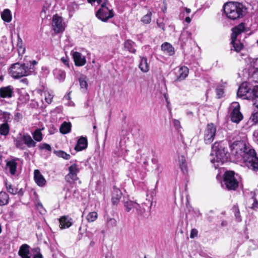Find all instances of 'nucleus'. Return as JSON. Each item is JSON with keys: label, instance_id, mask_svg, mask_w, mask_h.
<instances>
[{"label": "nucleus", "instance_id": "nucleus-1", "mask_svg": "<svg viewBox=\"0 0 258 258\" xmlns=\"http://www.w3.org/2000/svg\"><path fill=\"white\" fill-rule=\"evenodd\" d=\"M232 155L237 159H242L243 162L256 155V151L249 144L244 141L239 140L233 142L230 145Z\"/></svg>", "mask_w": 258, "mask_h": 258}, {"label": "nucleus", "instance_id": "nucleus-2", "mask_svg": "<svg viewBox=\"0 0 258 258\" xmlns=\"http://www.w3.org/2000/svg\"><path fill=\"white\" fill-rule=\"evenodd\" d=\"M222 185L228 191H237L242 186V177L233 170H227L223 174Z\"/></svg>", "mask_w": 258, "mask_h": 258}, {"label": "nucleus", "instance_id": "nucleus-3", "mask_svg": "<svg viewBox=\"0 0 258 258\" xmlns=\"http://www.w3.org/2000/svg\"><path fill=\"white\" fill-rule=\"evenodd\" d=\"M224 13L228 18L235 20L242 18L244 16L245 8L240 3L229 2L223 6Z\"/></svg>", "mask_w": 258, "mask_h": 258}, {"label": "nucleus", "instance_id": "nucleus-4", "mask_svg": "<svg viewBox=\"0 0 258 258\" xmlns=\"http://www.w3.org/2000/svg\"><path fill=\"white\" fill-rule=\"evenodd\" d=\"M9 73L15 79H19L29 75V69L24 63L17 62L12 64L9 69Z\"/></svg>", "mask_w": 258, "mask_h": 258}, {"label": "nucleus", "instance_id": "nucleus-5", "mask_svg": "<svg viewBox=\"0 0 258 258\" xmlns=\"http://www.w3.org/2000/svg\"><path fill=\"white\" fill-rule=\"evenodd\" d=\"M115 13L112 8L100 7L96 11L95 16L97 19L103 22H107L114 17Z\"/></svg>", "mask_w": 258, "mask_h": 258}, {"label": "nucleus", "instance_id": "nucleus-6", "mask_svg": "<svg viewBox=\"0 0 258 258\" xmlns=\"http://www.w3.org/2000/svg\"><path fill=\"white\" fill-rule=\"evenodd\" d=\"M212 149L215 151L216 157L218 162L224 163L227 161L229 154L227 149L220 146L219 143L215 142L212 146Z\"/></svg>", "mask_w": 258, "mask_h": 258}, {"label": "nucleus", "instance_id": "nucleus-7", "mask_svg": "<svg viewBox=\"0 0 258 258\" xmlns=\"http://www.w3.org/2000/svg\"><path fill=\"white\" fill-rule=\"evenodd\" d=\"M69 173L65 176L64 179L67 182L72 184L79 179L78 174L80 169L76 163L71 165L68 168Z\"/></svg>", "mask_w": 258, "mask_h": 258}, {"label": "nucleus", "instance_id": "nucleus-8", "mask_svg": "<svg viewBox=\"0 0 258 258\" xmlns=\"http://www.w3.org/2000/svg\"><path fill=\"white\" fill-rule=\"evenodd\" d=\"M217 128L213 123H208L204 132V140L206 144H211L214 140Z\"/></svg>", "mask_w": 258, "mask_h": 258}, {"label": "nucleus", "instance_id": "nucleus-9", "mask_svg": "<svg viewBox=\"0 0 258 258\" xmlns=\"http://www.w3.org/2000/svg\"><path fill=\"white\" fill-rule=\"evenodd\" d=\"M52 26L56 33H59L64 30V27L62 24V19L57 14L53 15L52 17Z\"/></svg>", "mask_w": 258, "mask_h": 258}, {"label": "nucleus", "instance_id": "nucleus-10", "mask_svg": "<svg viewBox=\"0 0 258 258\" xmlns=\"http://www.w3.org/2000/svg\"><path fill=\"white\" fill-rule=\"evenodd\" d=\"M240 107L239 104L236 105L230 113V118L232 122L238 123L243 119V116L241 112L240 111Z\"/></svg>", "mask_w": 258, "mask_h": 258}, {"label": "nucleus", "instance_id": "nucleus-11", "mask_svg": "<svg viewBox=\"0 0 258 258\" xmlns=\"http://www.w3.org/2000/svg\"><path fill=\"white\" fill-rule=\"evenodd\" d=\"M231 31L230 39H237L238 35L245 31V24L242 22L232 28Z\"/></svg>", "mask_w": 258, "mask_h": 258}, {"label": "nucleus", "instance_id": "nucleus-12", "mask_svg": "<svg viewBox=\"0 0 258 258\" xmlns=\"http://www.w3.org/2000/svg\"><path fill=\"white\" fill-rule=\"evenodd\" d=\"M244 163L250 169L253 171H258V157L257 154L252 156L249 159L246 160Z\"/></svg>", "mask_w": 258, "mask_h": 258}, {"label": "nucleus", "instance_id": "nucleus-13", "mask_svg": "<svg viewBox=\"0 0 258 258\" xmlns=\"http://www.w3.org/2000/svg\"><path fill=\"white\" fill-rule=\"evenodd\" d=\"M189 70L187 67L182 66L178 68L177 71L175 73V81H181L185 79L188 74Z\"/></svg>", "mask_w": 258, "mask_h": 258}, {"label": "nucleus", "instance_id": "nucleus-14", "mask_svg": "<svg viewBox=\"0 0 258 258\" xmlns=\"http://www.w3.org/2000/svg\"><path fill=\"white\" fill-rule=\"evenodd\" d=\"M59 228L61 229L70 227L73 224V220L69 216H62L59 219Z\"/></svg>", "mask_w": 258, "mask_h": 258}, {"label": "nucleus", "instance_id": "nucleus-15", "mask_svg": "<svg viewBox=\"0 0 258 258\" xmlns=\"http://www.w3.org/2000/svg\"><path fill=\"white\" fill-rule=\"evenodd\" d=\"M14 94V88L11 86L0 88V97L2 98H11Z\"/></svg>", "mask_w": 258, "mask_h": 258}, {"label": "nucleus", "instance_id": "nucleus-16", "mask_svg": "<svg viewBox=\"0 0 258 258\" xmlns=\"http://www.w3.org/2000/svg\"><path fill=\"white\" fill-rule=\"evenodd\" d=\"M30 248V247L28 244H22L19 248L18 255L21 258H31Z\"/></svg>", "mask_w": 258, "mask_h": 258}, {"label": "nucleus", "instance_id": "nucleus-17", "mask_svg": "<svg viewBox=\"0 0 258 258\" xmlns=\"http://www.w3.org/2000/svg\"><path fill=\"white\" fill-rule=\"evenodd\" d=\"M34 179L36 183L42 187L46 184V180L38 169H35L34 171Z\"/></svg>", "mask_w": 258, "mask_h": 258}, {"label": "nucleus", "instance_id": "nucleus-18", "mask_svg": "<svg viewBox=\"0 0 258 258\" xmlns=\"http://www.w3.org/2000/svg\"><path fill=\"white\" fill-rule=\"evenodd\" d=\"M88 147V140L86 137L81 136L78 140L75 147V150L77 151H81L86 149Z\"/></svg>", "mask_w": 258, "mask_h": 258}, {"label": "nucleus", "instance_id": "nucleus-19", "mask_svg": "<svg viewBox=\"0 0 258 258\" xmlns=\"http://www.w3.org/2000/svg\"><path fill=\"white\" fill-rule=\"evenodd\" d=\"M73 57L75 64L78 67L83 66L86 62V60L84 57H82L81 54L77 51H75L73 54Z\"/></svg>", "mask_w": 258, "mask_h": 258}, {"label": "nucleus", "instance_id": "nucleus-20", "mask_svg": "<svg viewBox=\"0 0 258 258\" xmlns=\"http://www.w3.org/2000/svg\"><path fill=\"white\" fill-rule=\"evenodd\" d=\"M230 44L233 47V48H231V50H234L237 53L240 52L244 48L243 43L237 39H231Z\"/></svg>", "mask_w": 258, "mask_h": 258}, {"label": "nucleus", "instance_id": "nucleus-21", "mask_svg": "<svg viewBox=\"0 0 258 258\" xmlns=\"http://www.w3.org/2000/svg\"><path fill=\"white\" fill-rule=\"evenodd\" d=\"M24 144L28 148L35 147L36 143L32 139V137L28 133H24L22 136Z\"/></svg>", "mask_w": 258, "mask_h": 258}, {"label": "nucleus", "instance_id": "nucleus-22", "mask_svg": "<svg viewBox=\"0 0 258 258\" xmlns=\"http://www.w3.org/2000/svg\"><path fill=\"white\" fill-rule=\"evenodd\" d=\"M122 193L121 190L115 186H113V192L111 199L112 203L113 205H117L121 197Z\"/></svg>", "mask_w": 258, "mask_h": 258}, {"label": "nucleus", "instance_id": "nucleus-23", "mask_svg": "<svg viewBox=\"0 0 258 258\" xmlns=\"http://www.w3.org/2000/svg\"><path fill=\"white\" fill-rule=\"evenodd\" d=\"M140 62L139 64V68L143 73H147L150 70V67L148 62V59L146 57L140 56Z\"/></svg>", "mask_w": 258, "mask_h": 258}, {"label": "nucleus", "instance_id": "nucleus-24", "mask_svg": "<svg viewBox=\"0 0 258 258\" xmlns=\"http://www.w3.org/2000/svg\"><path fill=\"white\" fill-rule=\"evenodd\" d=\"M161 50L169 55L172 56L175 53L174 48L168 42H164L161 45Z\"/></svg>", "mask_w": 258, "mask_h": 258}, {"label": "nucleus", "instance_id": "nucleus-25", "mask_svg": "<svg viewBox=\"0 0 258 258\" xmlns=\"http://www.w3.org/2000/svg\"><path fill=\"white\" fill-rule=\"evenodd\" d=\"M18 160V158H15L8 161L6 163V166L9 168L10 173L12 175H15L16 174L17 168V163L16 161Z\"/></svg>", "mask_w": 258, "mask_h": 258}, {"label": "nucleus", "instance_id": "nucleus-26", "mask_svg": "<svg viewBox=\"0 0 258 258\" xmlns=\"http://www.w3.org/2000/svg\"><path fill=\"white\" fill-rule=\"evenodd\" d=\"M135 42L131 39H127L124 42V48L132 53H135L136 49L135 48Z\"/></svg>", "mask_w": 258, "mask_h": 258}, {"label": "nucleus", "instance_id": "nucleus-27", "mask_svg": "<svg viewBox=\"0 0 258 258\" xmlns=\"http://www.w3.org/2000/svg\"><path fill=\"white\" fill-rule=\"evenodd\" d=\"M72 125L70 122L64 121L60 125L59 132L62 134H67L70 132Z\"/></svg>", "mask_w": 258, "mask_h": 258}, {"label": "nucleus", "instance_id": "nucleus-28", "mask_svg": "<svg viewBox=\"0 0 258 258\" xmlns=\"http://www.w3.org/2000/svg\"><path fill=\"white\" fill-rule=\"evenodd\" d=\"M9 196L6 191H2L0 192V206L8 205L9 202Z\"/></svg>", "mask_w": 258, "mask_h": 258}, {"label": "nucleus", "instance_id": "nucleus-29", "mask_svg": "<svg viewBox=\"0 0 258 258\" xmlns=\"http://www.w3.org/2000/svg\"><path fill=\"white\" fill-rule=\"evenodd\" d=\"M2 20L7 23H9L12 21V17L11 11L9 9H6L1 14Z\"/></svg>", "mask_w": 258, "mask_h": 258}, {"label": "nucleus", "instance_id": "nucleus-30", "mask_svg": "<svg viewBox=\"0 0 258 258\" xmlns=\"http://www.w3.org/2000/svg\"><path fill=\"white\" fill-rule=\"evenodd\" d=\"M10 127L8 123L4 122L0 124V135L7 136L9 134Z\"/></svg>", "mask_w": 258, "mask_h": 258}, {"label": "nucleus", "instance_id": "nucleus-31", "mask_svg": "<svg viewBox=\"0 0 258 258\" xmlns=\"http://www.w3.org/2000/svg\"><path fill=\"white\" fill-rule=\"evenodd\" d=\"M53 153L58 157L62 158L65 160L70 159L71 156L62 150H54Z\"/></svg>", "mask_w": 258, "mask_h": 258}, {"label": "nucleus", "instance_id": "nucleus-32", "mask_svg": "<svg viewBox=\"0 0 258 258\" xmlns=\"http://www.w3.org/2000/svg\"><path fill=\"white\" fill-rule=\"evenodd\" d=\"M14 142L17 148L21 150L25 149V146L23 143L22 137H17L16 138L14 139Z\"/></svg>", "mask_w": 258, "mask_h": 258}, {"label": "nucleus", "instance_id": "nucleus-33", "mask_svg": "<svg viewBox=\"0 0 258 258\" xmlns=\"http://www.w3.org/2000/svg\"><path fill=\"white\" fill-rule=\"evenodd\" d=\"M137 203L131 201H127L124 203L125 210L127 212H130L132 209L134 208H137Z\"/></svg>", "mask_w": 258, "mask_h": 258}, {"label": "nucleus", "instance_id": "nucleus-34", "mask_svg": "<svg viewBox=\"0 0 258 258\" xmlns=\"http://www.w3.org/2000/svg\"><path fill=\"white\" fill-rule=\"evenodd\" d=\"M6 187L7 191L12 195H15L18 192V188L11 183H6Z\"/></svg>", "mask_w": 258, "mask_h": 258}, {"label": "nucleus", "instance_id": "nucleus-35", "mask_svg": "<svg viewBox=\"0 0 258 258\" xmlns=\"http://www.w3.org/2000/svg\"><path fill=\"white\" fill-rule=\"evenodd\" d=\"M232 212L234 213L236 220L240 222L241 220L240 214V210L237 204L234 205L232 208Z\"/></svg>", "mask_w": 258, "mask_h": 258}, {"label": "nucleus", "instance_id": "nucleus-36", "mask_svg": "<svg viewBox=\"0 0 258 258\" xmlns=\"http://www.w3.org/2000/svg\"><path fill=\"white\" fill-rule=\"evenodd\" d=\"M152 16V12L149 11L146 15L141 18V21L145 24H148L151 22Z\"/></svg>", "mask_w": 258, "mask_h": 258}, {"label": "nucleus", "instance_id": "nucleus-37", "mask_svg": "<svg viewBox=\"0 0 258 258\" xmlns=\"http://www.w3.org/2000/svg\"><path fill=\"white\" fill-rule=\"evenodd\" d=\"M98 218V214L96 212H91L86 216V220L89 223L94 222Z\"/></svg>", "mask_w": 258, "mask_h": 258}, {"label": "nucleus", "instance_id": "nucleus-38", "mask_svg": "<svg viewBox=\"0 0 258 258\" xmlns=\"http://www.w3.org/2000/svg\"><path fill=\"white\" fill-rule=\"evenodd\" d=\"M34 139L37 142H40L43 139L42 134L40 129L36 130L33 133Z\"/></svg>", "mask_w": 258, "mask_h": 258}, {"label": "nucleus", "instance_id": "nucleus-39", "mask_svg": "<svg viewBox=\"0 0 258 258\" xmlns=\"http://www.w3.org/2000/svg\"><path fill=\"white\" fill-rule=\"evenodd\" d=\"M79 81L81 88L85 89H87L88 84L86 81V77L85 76L81 77L79 79Z\"/></svg>", "mask_w": 258, "mask_h": 258}, {"label": "nucleus", "instance_id": "nucleus-40", "mask_svg": "<svg viewBox=\"0 0 258 258\" xmlns=\"http://www.w3.org/2000/svg\"><path fill=\"white\" fill-rule=\"evenodd\" d=\"M216 96L217 98H221L223 97L224 91L222 86H218L216 89Z\"/></svg>", "mask_w": 258, "mask_h": 258}, {"label": "nucleus", "instance_id": "nucleus-41", "mask_svg": "<svg viewBox=\"0 0 258 258\" xmlns=\"http://www.w3.org/2000/svg\"><path fill=\"white\" fill-rule=\"evenodd\" d=\"M4 122H8L10 121L11 114L10 112L4 111L2 113Z\"/></svg>", "mask_w": 258, "mask_h": 258}, {"label": "nucleus", "instance_id": "nucleus-42", "mask_svg": "<svg viewBox=\"0 0 258 258\" xmlns=\"http://www.w3.org/2000/svg\"><path fill=\"white\" fill-rule=\"evenodd\" d=\"M250 119L253 122V124H258V111L251 114Z\"/></svg>", "mask_w": 258, "mask_h": 258}, {"label": "nucleus", "instance_id": "nucleus-43", "mask_svg": "<svg viewBox=\"0 0 258 258\" xmlns=\"http://www.w3.org/2000/svg\"><path fill=\"white\" fill-rule=\"evenodd\" d=\"M179 165L181 170L183 172L186 171V165L185 164V160L183 156L181 157V159L179 160Z\"/></svg>", "mask_w": 258, "mask_h": 258}, {"label": "nucleus", "instance_id": "nucleus-44", "mask_svg": "<svg viewBox=\"0 0 258 258\" xmlns=\"http://www.w3.org/2000/svg\"><path fill=\"white\" fill-rule=\"evenodd\" d=\"M40 150H46L49 151H51V147L50 145L47 144V143H43L39 145V146Z\"/></svg>", "mask_w": 258, "mask_h": 258}, {"label": "nucleus", "instance_id": "nucleus-45", "mask_svg": "<svg viewBox=\"0 0 258 258\" xmlns=\"http://www.w3.org/2000/svg\"><path fill=\"white\" fill-rule=\"evenodd\" d=\"M107 225L109 227H113L116 225V221L114 218H109L107 221Z\"/></svg>", "mask_w": 258, "mask_h": 258}, {"label": "nucleus", "instance_id": "nucleus-46", "mask_svg": "<svg viewBox=\"0 0 258 258\" xmlns=\"http://www.w3.org/2000/svg\"><path fill=\"white\" fill-rule=\"evenodd\" d=\"M248 92L247 88H243L242 86H240L238 88L237 94L240 95H244V93Z\"/></svg>", "mask_w": 258, "mask_h": 258}, {"label": "nucleus", "instance_id": "nucleus-47", "mask_svg": "<svg viewBox=\"0 0 258 258\" xmlns=\"http://www.w3.org/2000/svg\"><path fill=\"white\" fill-rule=\"evenodd\" d=\"M157 25L158 26V27L161 28L163 31L165 30V25L163 22V20L161 22H160L159 20H157Z\"/></svg>", "mask_w": 258, "mask_h": 258}, {"label": "nucleus", "instance_id": "nucleus-48", "mask_svg": "<svg viewBox=\"0 0 258 258\" xmlns=\"http://www.w3.org/2000/svg\"><path fill=\"white\" fill-rule=\"evenodd\" d=\"M17 46L19 50L20 49L23 48V41L22 39L20 38L19 35L18 36V42L17 44Z\"/></svg>", "mask_w": 258, "mask_h": 258}, {"label": "nucleus", "instance_id": "nucleus-49", "mask_svg": "<svg viewBox=\"0 0 258 258\" xmlns=\"http://www.w3.org/2000/svg\"><path fill=\"white\" fill-rule=\"evenodd\" d=\"M251 208L254 210H256L258 209V201L256 198L253 199V202L252 204Z\"/></svg>", "mask_w": 258, "mask_h": 258}, {"label": "nucleus", "instance_id": "nucleus-50", "mask_svg": "<svg viewBox=\"0 0 258 258\" xmlns=\"http://www.w3.org/2000/svg\"><path fill=\"white\" fill-rule=\"evenodd\" d=\"M108 7L111 8V6L108 0H104L102 4H101L100 7Z\"/></svg>", "mask_w": 258, "mask_h": 258}, {"label": "nucleus", "instance_id": "nucleus-51", "mask_svg": "<svg viewBox=\"0 0 258 258\" xmlns=\"http://www.w3.org/2000/svg\"><path fill=\"white\" fill-rule=\"evenodd\" d=\"M22 118V115L21 113H20V112L15 113V116H14L15 120L18 122Z\"/></svg>", "mask_w": 258, "mask_h": 258}, {"label": "nucleus", "instance_id": "nucleus-52", "mask_svg": "<svg viewBox=\"0 0 258 258\" xmlns=\"http://www.w3.org/2000/svg\"><path fill=\"white\" fill-rule=\"evenodd\" d=\"M252 101L253 105L258 109V97H252Z\"/></svg>", "mask_w": 258, "mask_h": 258}, {"label": "nucleus", "instance_id": "nucleus-53", "mask_svg": "<svg viewBox=\"0 0 258 258\" xmlns=\"http://www.w3.org/2000/svg\"><path fill=\"white\" fill-rule=\"evenodd\" d=\"M252 97H258V86H255L252 90Z\"/></svg>", "mask_w": 258, "mask_h": 258}, {"label": "nucleus", "instance_id": "nucleus-54", "mask_svg": "<svg viewBox=\"0 0 258 258\" xmlns=\"http://www.w3.org/2000/svg\"><path fill=\"white\" fill-rule=\"evenodd\" d=\"M61 60L63 62V63L67 66L68 67H69V59L65 57H62L61 58Z\"/></svg>", "mask_w": 258, "mask_h": 258}, {"label": "nucleus", "instance_id": "nucleus-55", "mask_svg": "<svg viewBox=\"0 0 258 258\" xmlns=\"http://www.w3.org/2000/svg\"><path fill=\"white\" fill-rule=\"evenodd\" d=\"M32 251L35 252V254H42L40 252V248L39 247L34 248L32 249Z\"/></svg>", "mask_w": 258, "mask_h": 258}, {"label": "nucleus", "instance_id": "nucleus-56", "mask_svg": "<svg viewBox=\"0 0 258 258\" xmlns=\"http://www.w3.org/2000/svg\"><path fill=\"white\" fill-rule=\"evenodd\" d=\"M184 35L187 36V39H189L190 40L192 39V33L188 31H185L184 32Z\"/></svg>", "mask_w": 258, "mask_h": 258}, {"label": "nucleus", "instance_id": "nucleus-57", "mask_svg": "<svg viewBox=\"0 0 258 258\" xmlns=\"http://www.w3.org/2000/svg\"><path fill=\"white\" fill-rule=\"evenodd\" d=\"M24 190L23 188H21L19 190L18 189V192L17 194H18L20 197H22L24 195Z\"/></svg>", "mask_w": 258, "mask_h": 258}, {"label": "nucleus", "instance_id": "nucleus-58", "mask_svg": "<svg viewBox=\"0 0 258 258\" xmlns=\"http://www.w3.org/2000/svg\"><path fill=\"white\" fill-rule=\"evenodd\" d=\"M33 258H43L42 254H34Z\"/></svg>", "mask_w": 258, "mask_h": 258}, {"label": "nucleus", "instance_id": "nucleus-59", "mask_svg": "<svg viewBox=\"0 0 258 258\" xmlns=\"http://www.w3.org/2000/svg\"><path fill=\"white\" fill-rule=\"evenodd\" d=\"M59 76L62 80H64L66 77V74L64 72H61L59 74Z\"/></svg>", "mask_w": 258, "mask_h": 258}, {"label": "nucleus", "instance_id": "nucleus-60", "mask_svg": "<svg viewBox=\"0 0 258 258\" xmlns=\"http://www.w3.org/2000/svg\"><path fill=\"white\" fill-rule=\"evenodd\" d=\"M36 207L38 209H40V208H43V205L41 203H38L37 205H36Z\"/></svg>", "mask_w": 258, "mask_h": 258}, {"label": "nucleus", "instance_id": "nucleus-61", "mask_svg": "<svg viewBox=\"0 0 258 258\" xmlns=\"http://www.w3.org/2000/svg\"><path fill=\"white\" fill-rule=\"evenodd\" d=\"M191 20V18L189 17H186L185 19V21L187 23H189Z\"/></svg>", "mask_w": 258, "mask_h": 258}, {"label": "nucleus", "instance_id": "nucleus-62", "mask_svg": "<svg viewBox=\"0 0 258 258\" xmlns=\"http://www.w3.org/2000/svg\"><path fill=\"white\" fill-rule=\"evenodd\" d=\"M52 98L45 97V100L48 103H50L52 101Z\"/></svg>", "mask_w": 258, "mask_h": 258}, {"label": "nucleus", "instance_id": "nucleus-63", "mask_svg": "<svg viewBox=\"0 0 258 258\" xmlns=\"http://www.w3.org/2000/svg\"><path fill=\"white\" fill-rule=\"evenodd\" d=\"M190 237L191 238H194V229H191L190 230Z\"/></svg>", "mask_w": 258, "mask_h": 258}, {"label": "nucleus", "instance_id": "nucleus-64", "mask_svg": "<svg viewBox=\"0 0 258 258\" xmlns=\"http://www.w3.org/2000/svg\"><path fill=\"white\" fill-rule=\"evenodd\" d=\"M185 11L187 14H189L191 12L190 9L187 8H185Z\"/></svg>", "mask_w": 258, "mask_h": 258}]
</instances>
